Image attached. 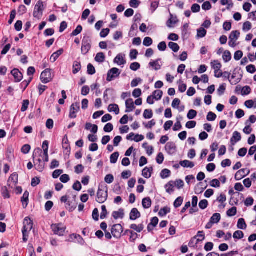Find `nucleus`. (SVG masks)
Wrapping results in <instances>:
<instances>
[{
	"mask_svg": "<svg viewBox=\"0 0 256 256\" xmlns=\"http://www.w3.org/2000/svg\"><path fill=\"white\" fill-rule=\"evenodd\" d=\"M42 153V152L41 148H36L34 150L32 154V158L34 160V166H36V168L40 172H42L44 170L45 168V164L44 162H42L40 158H38L36 160H34V159L36 158L41 156Z\"/></svg>",
	"mask_w": 256,
	"mask_h": 256,
	"instance_id": "obj_1",
	"label": "nucleus"
},
{
	"mask_svg": "<svg viewBox=\"0 0 256 256\" xmlns=\"http://www.w3.org/2000/svg\"><path fill=\"white\" fill-rule=\"evenodd\" d=\"M81 52L84 55L86 54L92 48V40L88 36H84L82 40Z\"/></svg>",
	"mask_w": 256,
	"mask_h": 256,
	"instance_id": "obj_2",
	"label": "nucleus"
},
{
	"mask_svg": "<svg viewBox=\"0 0 256 256\" xmlns=\"http://www.w3.org/2000/svg\"><path fill=\"white\" fill-rule=\"evenodd\" d=\"M104 188H106V190L100 188V186H99L96 194V201L100 204L104 202L108 199V188L107 187H105Z\"/></svg>",
	"mask_w": 256,
	"mask_h": 256,
	"instance_id": "obj_3",
	"label": "nucleus"
},
{
	"mask_svg": "<svg viewBox=\"0 0 256 256\" xmlns=\"http://www.w3.org/2000/svg\"><path fill=\"white\" fill-rule=\"evenodd\" d=\"M51 228L55 234L63 236L66 230V226H64L62 223L52 224Z\"/></svg>",
	"mask_w": 256,
	"mask_h": 256,
	"instance_id": "obj_4",
	"label": "nucleus"
},
{
	"mask_svg": "<svg viewBox=\"0 0 256 256\" xmlns=\"http://www.w3.org/2000/svg\"><path fill=\"white\" fill-rule=\"evenodd\" d=\"M44 10L43 2L41 0L38 1L34 7L33 13L34 16L40 19L42 16Z\"/></svg>",
	"mask_w": 256,
	"mask_h": 256,
	"instance_id": "obj_5",
	"label": "nucleus"
},
{
	"mask_svg": "<svg viewBox=\"0 0 256 256\" xmlns=\"http://www.w3.org/2000/svg\"><path fill=\"white\" fill-rule=\"evenodd\" d=\"M122 232L123 228L120 224H114L111 229L112 234L116 238H120Z\"/></svg>",
	"mask_w": 256,
	"mask_h": 256,
	"instance_id": "obj_6",
	"label": "nucleus"
},
{
	"mask_svg": "<svg viewBox=\"0 0 256 256\" xmlns=\"http://www.w3.org/2000/svg\"><path fill=\"white\" fill-rule=\"evenodd\" d=\"M42 82L47 84L52 80L50 69L47 68L42 72L40 77Z\"/></svg>",
	"mask_w": 256,
	"mask_h": 256,
	"instance_id": "obj_7",
	"label": "nucleus"
},
{
	"mask_svg": "<svg viewBox=\"0 0 256 256\" xmlns=\"http://www.w3.org/2000/svg\"><path fill=\"white\" fill-rule=\"evenodd\" d=\"M120 74V70L116 68H114L108 71L107 74L106 80L111 82L114 78L118 76Z\"/></svg>",
	"mask_w": 256,
	"mask_h": 256,
	"instance_id": "obj_8",
	"label": "nucleus"
},
{
	"mask_svg": "<svg viewBox=\"0 0 256 256\" xmlns=\"http://www.w3.org/2000/svg\"><path fill=\"white\" fill-rule=\"evenodd\" d=\"M80 109V104L76 102L72 104L70 108V112L69 117L70 118H74L76 117V112H77Z\"/></svg>",
	"mask_w": 256,
	"mask_h": 256,
	"instance_id": "obj_9",
	"label": "nucleus"
},
{
	"mask_svg": "<svg viewBox=\"0 0 256 256\" xmlns=\"http://www.w3.org/2000/svg\"><path fill=\"white\" fill-rule=\"evenodd\" d=\"M250 171L248 168H242L238 171L235 174V179L236 180H240L243 178L248 175Z\"/></svg>",
	"mask_w": 256,
	"mask_h": 256,
	"instance_id": "obj_10",
	"label": "nucleus"
},
{
	"mask_svg": "<svg viewBox=\"0 0 256 256\" xmlns=\"http://www.w3.org/2000/svg\"><path fill=\"white\" fill-rule=\"evenodd\" d=\"M222 74H223L222 77L228 79L229 80L230 82L232 85H236V84H238V83H239L240 82V80H242V74H240L239 78H238L236 80H234L232 81L231 80H230V76L231 74L230 72H222Z\"/></svg>",
	"mask_w": 256,
	"mask_h": 256,
	"instance_id": "obj_11",
	"label": "nucleus"
},
{
	"mask_svg": "<svg viewBox=\"0 0 256 256\" xmlns=\"http://www.w3.org/2000/svg\"><path fill=\"white\" fill-rule=\"evenodd\" d=\"M10 73L14 76L16 82H20L23 78L22 74L18 68L13 69Z\"/></svg>",
	"mask_w": 256,
	"mask_h": 256,
	"instance_id": "obj_12",
	"label": "nucleus"
},
{
	"mask_svg": "<svg viewBox=\"0 0 256 256\" xmlns=\"http://www.w3.org/2000/svg\"><path fill=\"white\" fill-rule=\"evenodd\" d=\"M165 149L168 154L172 155L176 152V146L174 143L172 142H170L166 144Z\"/></svg>",
	"mask_w": 256,
	"mask_h": 256,
	"instance_id": "obj_13",
	"label": "nucleus"
},
{
	"mask_svg": "<svg viewBox=\"0 0 256 256\" xmlns=\"http://www.w3.org/2000/svg\"><path fill=\"white\" fill-rule=\"evenodd\" d=\"M76 196H73V200H68L66 203V208L70 212H73L76 208L77 203L76 201Z\"/></svg>",
	"mask_w": 256,
	"mask_h": 256,
	"instance_id": "obj_14",
	"label": "nucleus"
},
{
	"mask_svg": "<svg viewBox=\"0 0 256 256\" xmlns=\"http://www.w3.org/2000/svg\"><path fill=\"white\" fill-rule=\"evenodd\" d=\"M62 148L64 149L66 154H70V147L67 135H65L62 140Z\"/></svg>",
	"mask_w": 256,
	"mask_h": 256,
	"instance_id": "obj_15",
	"label": "nucleus"
},
{
	"mask_svg": "<svg viewBox=\"0 0 256 256\" xmlns=\"http://www.w3.org/2000/svg\"><path fill=\"white\" fill-rule=\"evenodd\" d=\"M24 226L22 230H26V232L30 231L33 226V222L28 217H26L24 222Z\"/></svg>",
	"mask_w": 256,
	"mask_h": 256,
	"instance_id": "obj_16",
	"label": "nucleus"
},
{
	"mask_svg": "<svg viewBox=\"0 0 256 256\" xmlns=\"http://www.w3.org/2000/svg\"><path fill=\"white\" fill-rule=\"evenodd\" d=\"M126 112H132L136 108L133 100L132 98H129L126 100Z\"/></svg>",
	"mask_w": 256,
	"mask_h": 256,
	"instance_id": "obj_17",
	"label": "nucleus"
},
{
	"mask_svg": "<svg viewBox=\"0 0 256 256\" xmlns=\"http://www.w3.org/2000/svg\"><path fill=\"white\" fill-rule=\"evenodd\" d=\"M174 181L170 180L168 182L165 186L164 188L166 192L169 194H172L174 191Z\"/></svg>",
	"mask_w": 256,
	"mask_h": 256,
	"instance_id": "obj_18",
	"label": "nucleus"
},
{
	"mask_svg": "<svg viewBox=\"0 0 256 256\" xmlns=\"http://www.w3.org/2000/svg\"><path fill=\"white\" fill-rule=\"evenodd\" d=\"M141 216L140 213L138 212L136 208H134L132 210L130 214V218L131 220H136V219L140 218Z\"/></svg>",
	"mask_w": 256,
	"mask_h": 256,
	"instance_id": "obj_19",
	"label": "nucleus"
},
{
	"mask_svg": "<svg viewBox=\"0 0 256 256\" xmlns=\"http://www.w3.org/2000/svg\"><path fill=\"white\" fill-rule=\"evenodd\" d=\"M242 139V136L240 134L236 131L234 132L233 136L230 139V142L232 145H234L235 144L239 141H240Z\"/></svg>",
	"mask_w": 256,
	"mask_h": 256,
	"instance_id": "obj_20",
	"label": "nucleus"
},
{
	"mask_svg": "<svg viewBox=\"0 0 256 256\" xmlns=\"http://www.w3.org/2000/svg\"><path fill=\"white\" fill-rule=\"evenodd\" d=\"M112 216L115 220L118 218L122 219L124 216V209L120 208L118 211H114L112 214Z\"/></svg>",
	"mask_w": 256,
	"mask_h": 256,
	"instance_id": "obj_21",
	"label": "nucleus"
},
{
	"mask_svg": "<svg viewBox=\"0 0 256 256\" xmlns=\"http://www.w3.org/2000/svg\"><path fill=\"white\" fill-rule=\"evenodd\" d=\"M28 197H29V192H28V191L26 190L24 192L23 196H22V198H21V202L22 203V206H23L24 208H26L28 205V202H29Z\"/></svg>",
	"mask_w": 256,
	"mask_h": 256,
	"instance_id": "obj_22",
	"label": "nucleus"
},
{
	"mask_svg": "<svg viewBox=\"0 0 256 256\" xmlns=\"http://www.w3.org/2000/svg\"><path fill=\"white\" fill-rule=\"evenodd\" d=\"M77 238H79L80 241L79 244H80L82 245H84L85 242L83 238L79 234H72L70 236V238L66 241L69 242H72L74 241V239H76Z\"/></svg>",
	"mask_w": 256,
	"mask_h": 256,
	"instance_id": "obj_23",
	"label": "nucleus"
},
{
	"mask_svg": "<svg viewBox=\"0 0 256 256\" xmlns=\"http://www.w3.org/2000/svg\"><path fill=\"white\" fill-rule=\"evenodd\" d=\"M64 52L63 48H60L59 50L54 52L50 56V60L52 62H55L58 57Z\"/></svg>",
	"mask_w": 256,
	"mask_h": 256,
	"instance_id": "obj_24",
	"label": "nucleus"
},
{
	"mask_svg": "<svg viewBox=\"0 0 256 256\" xmlns=\"http://www.w3.org/2000/svg\"><path fill=\"white\" fill-rule=\"evenodd\" d=\"M8 183L12 182L14 184V185L16 184L18 182V174L16 172H14L10 176L8 180ZM8 186H10V184H8Z\"/></svg>",
	"mask_w": 256,
	"mask_h": 256,
	"instance_id": "obj_25",
	"label": "nucleus"
},
{
	"mask_svg": "<svg viewBox=\"0 0 256 256\" xmlns=\"http://www.w3.org/2000/svg\"><path fill=\"white\" fill-rule=\"evenodd\" d=\"M114 62L118 65H124L126 64V61L124 60L122 55L120 54L115 58Z\"/></svg>",
	"mask_w": 256,
	"mask_h": 256,
	"instance_id": "obj_26",
	"label": "nucleus"
},
{
	"mask_svg": "<svg viewBox=\"0 0 256 256\" xmlns=\"http://www.w3.org/2000/svg\"><path fill=\"white\" fill-rule=\"evenodd\" d=\"M152 200L150 197L145 198L142 200V206L145 209L150 208L152 206Z\"/></svg>",
	"mask_w": 256,
	"mask_h": 256,
	"instance_id": "obj_27",
	"label": "nucleus"
},
{
	"mask_svg": "<svg viewBox=\"0 0 256 256\" xmlns=\"http://www.w3.org/2000/svg\"><path fill=\"white\" fill-rule=\"evenodd\" d=\"M108 111L109 112H114L116 114L120 112V108L116 104H110L108 106Z\"/></svg>",
	"mask_w": 256,
	"mask_h": 256,
	"instance_id": "obj_28",
	"label": "nucleus"
},
{
	"mask_svg": "<svg viewBox=\"0 0 256 256\" xmlns=\"http://www.w3.org/2000/svg\"><path fill=\"white\" fill-rule=\"evenodd\" d=\"M180 164L184 168H192L194 166V164L193 162L188 160H184L180 162Z\"/></svg>",
	"mask_w": 256,
	"mask_h": 256,
	"instance_id": "obj_29",
	"label": "nucleus"
},
{
	"mask_svg": "<svg viewBox=\"0 0 256 256\" xmlns=\"http://www.w3.org/2000/svg\"><path fill=\"white\" fill-rule=\"evenodd\" d=\"M72 68V73L74 74H77L78 72L80 71L82 68L80 62H78L77 61H74L73 64Z\"/></svg>",
	"mask_w": 256,
	"mask_h": 256,
	"instance_id": "obj_30",
	"label": "nucleus"
},
{
	"mask_svg": "<svg viewBox=\"0 0 256 256\" xmlns=\"http://www.w3.org/2000/svg\"><path fill=\"white\" fill-rule=\"evenodd\" d=\"M212 68L214 70V73L217 72L220 70L222 67V64L218 60H214L211 62Z\"/></svg>",
	"mask_w": 256,
	"mask_h": 256,
	"instance_id": "obj_31",
	"label": "nucleus"
},
{
	"mask_svg": "<svg viewBox=\"0 0 256 256\" xmlns=\"http://www.w3.org/2000/svg\"><path fill=\"white\" fill-rule=\"evenodd\" d=\"M237 227L241 230H246V228L247 225L243 218H240L238 220Z\"/></svg>",
	"mask_w": 256,
	"mask_h": 256,
	"instance_id": "obj_32",
	"label": "nucleus"
},
{
	"mask_svg": "<svg viewBox=\"0 0 256 256\" xmlns=\"http://www.w3.org/2000/svg\"><path fill=\"white\" fill-rule=\"evenodd\" d=\"M106 56L102 52H98L96 54L95 58V60L98 62H102L104 61Z\"/></svg>",
	"mask_w": 256,
	"mask_h": 256,
	"instance_id": "obj_33",
	"label": "nucleus"
},
{
	"mask_svg": "<svg viewBox=\"0 0 256 256\" xmlns=\"http://www.w3.org/2000/svg\"><path fill=\"white\" fill-rule=\"evenodd\" d=\"M168 46L174 52H178L180 50L178 44L174 42H170L168 44Z\"/></svg>",
	"mask_w": 256,
	"mask_h": 256,
	"instance_id": "obj_34",
	"label": "nucleus"
},
{
	"mask_svg": "<svg viewBox=\"0 0 256 256\" xmlns=\"http://www.w3.org/2000/svg\"><path fill=\"white\" fill-rule=\"evenodd\" d=\"M170 212V208L168 206H165L162 208H161L158 212V215L160 216H166L168 213Z\"/></svg>",
	"mask_w": 256,
	"mask_h": 256,
	"instance_id": "obj_35",
	"label": "nucleus"
},
{
	"mask_svg": "<svg viewBox=\"0 0 256 256\" xmlns=\"http://www.w3.org/2000/svg\"><path fill=\"white\" fill-rule=\"evenodd\" d=\"M240 36V32L238 30L232 31L231 32L229 40H237Z\"/></svg>",
	"mask_w": 256,
	"mask_h": 256,
	"instance_id": "obj_36",
	"label": "nucleus"
},
{
	"mask_svg": "<svg viewBox=\"0 0 256 256\" xmlns=\"http://www.w3.org/2000/svg\"><path fill=\"white\" fill-rule=\"evenodd\" d=\"M153 96L156 100H160L163 95V92L160 90H156L152 93Z\"/></svg>",
	"mask_w": 256,
	"mask_h": 256,
	"instance_id": "obj_37",
	"label": "nucleus"
},
{
	"mask_svg": "<svg viewBox=\"0 0 256 256\" xmlns=\"http://www.w3.org/2000/svg\"><path fill=\"white\" fill-rule=\"evenodd\" d=\"M222 58L225 62H228L230 61L232 59V56L230 52L228 50H226L224 52Z\"/></svg>",
	"mask_w": 256,
	"mask_h": 256,
	"instance_id": "obj_38",
	"label": "nucleus"
},
{
	"mask_svg": "<svg viewBox=\"0 0 256 256\" xmlns=\"http://www.w3.org/2000/svg\"><path fill=\"white\" fill-rule=\"evenodd\" d=\"M160 60V58L156 60L155 61L151 62L149 63L150 66L154 67V70H159L161 68V66L158 64V62Z\"/></svg>",
	"mask_w": 256,
	"mask_h": 256,
	"instance_id": "obj_39",
	"label": "nucleus"
},
{
	"mask_svg": "<svg viewBox=\"0 0 256 256\" xmlns=\"http://www.w3.org/2000/svg\"><path fill=\"white\" fill-rule=\"evenodd\" d=\"M221 216L218 213L214 214L211 217L210 220L213 222L214 224L218 223L220 220Z\"/></svg>",
	"mask_w": 256,
	"mask_h": 256,
	"instance_id": "obj_40",
	"label": "nucleus"
},
{
	"mask_svg": "<svg viewBox=\"0 0 256 256\" xmlns=\"http://www.w3.org/2000/svg\"><path fill=\"white\" fill-rule=\"evenodd\" d=\"M144 118L146 119H150L153 116V112L152 110H146L144 111Z\"/></svg>",
	"mask_w": 256,
	"mask_h": 256,
	"instance_id": "obj_41",
	"label": "nucleus"
},
{
	"mask_svg": "<svg viewBox=\"0 0 256 256\" xmlns=\"http://www.w3.org/2000/svg\"><path fill=\"white\" fill-rule=\"evenodd\" d=\"M171 172L166 168L164 169L160 172V176L162 178H166L170 176Z\"/></svg>",
	"mask_w": 256,
	"mask_h": 256,
	"instance_id": "obj_42",
	"label": "nucleus"
},
{
	"mask_svg": "<svg viewBox=\"0 0 256 256\" xmlns=\"http://www.w3.org/2000/svg\"><path fill=\"white\" fill-rule=\"evenodd\" d=\"M119 156L118 152H116L113 153L110 157V162L112 164H116L117 162L118 158Z\"/></svg>",
	"mask_w": 256,
	"mask_h": 256,
	"instance_id": "obj_43",
	"label": "nucleus"
},
{
	"mask_svg": "<svg viewBox=\"0 0 256 256\" xmlns=\"http://www.w3.org/2000/svg\"><path fill=\"white\" fill-rule=\"evenodd\" d=\"M2 194L4 198H10V194L6 186H3L2 188Z\"/></svg>",
	"mask_w": 256,
	"mask_h": 256,
	"instance_id": "obj_44",
	"label": "nucleus"
},
{
	"mask_svg": "<svg viewBox=\"0 0 256 256\" xmlns=\"http://www.w3.org/2000/svg\"><path fill=\"white\" fill-rule=\"evenodd\" d=\"M184 198L182 196L178 197L174 201V206L175 208L180 207L182 204Z\"/></svg>",
	"mask_w": 256,
	"mask_h": 256,
	"instance_id": "obj_45",
	"label": "nucleus"
},
{
	"mask_svg": "<svg viewBox=\"0 0 256 256\" xmlns=\"http://www.w3.org/2000/svg\"><path fill=\"white\" fill-rule=\"evenodd\" d=\"M174 186H176L178 189L183 188L184 184V181L180 179L176 180V181H174Z\"/></svg>",
	"mask_w": 256,
	"mask_h": 256,
	"instance_id": "obj_46",
	"label": "nucleus"
},
{
	"mask_svg": "<svg viewBox=\"0 0 256 256\" xmlns=\"http://www.w3.org/2000/svg\"><path fill=\"white\" fill-rule=\"evenodd\" d=\"M237 212V208L236 207H232L231 208L229 209L227 212L226 214L228 216H235Z\"/></svg>",
	"mask_w": 256,
	"mask_h": 256,
	"instance_id": "obj_47",
	"label": "nucleus"
},
{
	"mask_svg": "<svg viewBox=\"0 0 256 256\" xmlns=\"http://www.w3.org/2000/svg\"><path fill=\"white\" fill-rule=\"evenodd\" d=\"M197 112L194 110H189L188 114L187 117L190 120H192L194 118H196V116L197 115Z\"/></svg>",
	"mask_w": 256,
	"mask_h": 256,
	"instance_id": "obj_48",
	"label": "nucleus"
},
{
	"mask_svg": "<svg viewBox=\"0 0 256 256\" xmlns=\"http://www.w3.org/2000/svg\"><path fill=\"white\" fill-rule=\"evenodd\" d=\"M82 26L78 25L76 27V29L72 32V33L70 34V36H76L82 32Z\"/></svg>",
	"mask_w": 256,
	"mask_h": 256,
	"instance_id": "obj_49",
	"label": "nucleus"
},
{
	"mask_svg": "<svg viewBox=\"0 0 256 256\" xmlns=\"http://www.w3.org/2000/svg\"><path fill=\"white\" fill-rule=\"evenodd\" d=\"M87 72L90 75H93L96 73V69L92 64H88Z\"/></svg>",
	"mask_w": 256,
	"mask_h": 256,
	"instance_id": "obj_50",
	"label": "nucleus"
},
{
	"mask_svg": "<svg viewBox=\"0 0 256 256\" xmlns=\"http://www.w3.org/2000/svg\"><path fill=\"white\" fill-rule=\"evenodd\" d=\"M206 34V30L204 28H201L198 30L197 36L198 37L201 38H204Z\"/></svg>",
	"mask_w": 256,
	"mask_h": 256,
	"instance_id": "obj_51",
	"label": "nucleus"
},
{
	"mask_svg": "<svg viewBox=\"0 0 256 256\" xmlns=\"http://www.w3.org/2000/svg\"><path fill=\"white\" fill-rule=\"evenodd\" d=\"M251 92V88L250 86H245L242 89V94L243 96L248 95Z\"/></svg>",
	"mask_w": 256,
	"mask_h": 256,
	"instance_id": "obj_52",
	"label": "nucleus"
},
{
	"mask_svg": "<svg viewBox=\"0 0 256 256\" xmlns=\"http://www.w3.org/2000/svg\"><path fill=\"white\" fill-rule=\"evenodd\" d=\"M244 236V234L242 231L237 230L234 232L233 235L234 238L242 239Z\"/></svg>",
	"mask_w": 256,
	"mask_h": 256,
	"instance_id": "obj_53",
	"label": "nucleus"
},
{
	"mask_svg": "<svg viewBox=\"0 0 256 256\" xmlns=\"http://www.w3.org/2000/svg\"><path fill=\"white\" fill-rule=\"evenodd\" d=\"M102 210L100 218L101 219H104L108 214L106 206L103 205L102 206Z\"/></svg>",
	"mask_w": 256,
	"mask_h": 256,
	"instance_id": "obj_54",
	"label": "nucleus"
},
{
	"mask_svg": "<svg viewBox=\"0 0 256 256\" xmlns=\"http://www.w3.org/2000/svg\"><path fill=\"white\" fill-rule=\"evenodd\" d=\"M152 40L150 37H146L144 38L143 44L146 46H149L152 44Z\"/></svg>",
	"mask_w": 256,
	"mask_h": 256,
	"instance_id": "obj_55",
	"label": "nucleus"
},
{
	"mask_svg": "<svg viewBox=\"0 0 256 256\" xmlns=\"http://www.w3.org/2000/svg\"><path fill=\"white\" fill-rule=\"evenodd\" d=\"M84 168V166L82 164H78L74 167L75 172L77 174H81L83 172Z\"/></svg>",
	"mask_w": 256,
	"mask_h": 256,
	"instance_id": "obj_56",
	"label": "nucleus"
},
{
	"mask_svg": "<svg viewBox=\"0 0 256 256\" xmlns=\"http://www.w3.org/2000/svg\"><path fill=\"white\" fill-rule=\"evenodd\" d=\"M216 118V115L214 113L212 112H208L206 117V119L208 121H214Z\"/></svg>",
	"mask_w": 256,
	"mask_h": 256,
	"instance_id": "obj_57",
	"label": "nucleus"
},
{
	"mask_svg": "<svg viewBox=\"0 0 256 256\" xmlns=\"http://www.w3.org/2000/svg\"><path fill=\"white\" fill-rule=\"evenodd\" d=\"M208 206V201L206 200H203L200 201L199 207L202 210L206 209Z\"/></svg>",
	"mask_w": 256,
	"mask_h": 256,
	"instance_id": "obj_58",
	"label": "nucleus"
},
{
	"mask_svg": "<svg viewBox=\"0 0 256 256\" xmlns=\"http://www.w3.org/2000/svg\"><path fill=\"white\" fill-rule=\"evenodd\" d=\"M30 102L28 100H23L21 111L24 112L26 111L28 107Z\"/></svg>",
	"mask_w": 256,
	"mask_h": 256,
	"instance_id": "obj_59",
	"label": "nucleus"
},
{
	"mask_svg": "<svg viewBox=\"0 0 256 256\" xmlns=\"http://www.w3.org/2000/svg\"><path fill=\"white\" fill-rule=\"evenodd\" d=\"M114 129V126L112 124L108 123L104 127V130L106 132H110Z\"/></svg>",
	"mask_w": 256,
	"mask_h": 256,
	"instance_id": "obj_60",
	"label": "nucleus"
},
{
	"mask_svg": "<svg viewBox=\"0 0 256 256\" xmlns=\"http://www.w3.org/2000/svg\"><path fill=\"white\" fill-rule=\"evenodd\" d=\"M92 218L95 221H98L99 220V213H98V210L97 208H95L92 214Z\"/></svg>",
	"mask_w": 256,
	"mask_h": 256,
	"instance_id": "obj_61",
	"label": "nucleus"
},
{
	"mask_svg": "<svg viewBox=\"0 0 256 256\" xmlns=\"http://www.w3.org/2000/svg\"><path fill=\"white\" fill-rule=\"evenodd\" d=\"M254 200L252 197H248L244 201V205L246 206H252L254 204Z\"/></svg>",
	"mask_w": 256,
	"mask_h": 256,
	"instance_id": "obj_62",
	"label": "nucleus"
},
{
	"mask_svg": "<svg viewBox=\"0 0 256 256\" xmlns=\"http://www.w3.org/2000/svg\"><path fill=\"white\" fill-rule=\"evenodd\" d=\"M140 67V65L138 62H134L132 64H131L130 66V68L132 70L136 71L138 70Z\"/></svg>",
	"mask_w": 256,
	"mask_h": 256,
	"instance_id": "obj_63",
	"label": "nucleus"
},
{
	"mask_svg": "<svg viewBox=\"0 0 256 256\" xmlns=\"http://www.w3.org/2000/svg\"><path fill=\"white\" fill-rule=\"evenodd\" d=\"M210 185L214 188H219L220 187V184L218 180L214 179L210 182Z\"/></svg>",
	"mask_w": 256,
	"mask_h": 256,
	"instance_id": "obj_64",
	"label": "nucleus"
}]
</instances>
